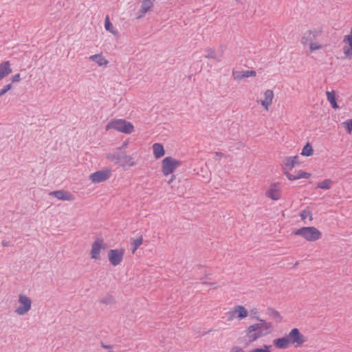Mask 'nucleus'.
Segmentation results:
<instances>
[{
    "instance_id": "cd10ccee",
    "label": "nucleus",
    "mask_w": 352,
    "mask_h": 352,
    "mask_svg": "<svg viewBox=\"0 0 352 352\" xmlns=\"http://www.w3.org/2000/svg\"><path fill=\"white\" fill-rule=\"evenodd\" d=\"M344 43H348L349 47H344V54L346 57H349V58H352V43L351 41H344L343 40Z\"/></svg>"
},
{
    "instance_id": "a878e982",
    "label": "nucleus",
    "mask_w": 352,
    "mask_h": 352,
    "mask_svg": "<svg viewBox=\"0 0 352 352\" xmlns=\"http://www.w3.org/2000/svg\"><path fill=\"white\" fill-rule=\"evenodd\" d=\"M332 183L333 182L330 179H327L321 182H319L317 185V188L329 190L331 188V185Z\"/></svg>"
},
{
    "instance_id": "f3484780",
    "label": "nucleus",
    "mask_w": 352,
    "mask_h": 352,
    "mask_svg": "<svg viewBox=\"0 0 352 352\" xmlns=\"http://www.w3.org/2000/svg\"><path fill=\"white\" fill-rule=\"evenodd\" d=\"M153 6V1L151 0H143L142 1L141 7L138 11V18H141L144 14H146L150 8Z\"/></svg>"
},
{
    "instance_id": "1a4fd4ad",
    "label": "nucleus",
    "mask_w": 352,
    "mask_h": 352,
    "mask_svg": "<svg viewBox=\"0 0 352 352\" xmlns=\"http://www.w3.org/2000/svg\"><path fill=\"white\" fill-rule=\"evenodd\" d=\"M280 184L275 182L271 184L269 189L266 191L265 195L274 201H277L280 198V188H279Z\"/></svg>"
},
{
    "instance_id": "37998d69",
    "label": "nucleus",
    "mask_w": 352,
    "mask_h": 352,
    "mask_svg": "<svg viewBox=\"0 0 352 352\" xmlns=\"http://www.w3.org/2000/svg\"><path fill=\"white\" fill-rule=\"evenodd\" d=\"M261 104L263 106H264L265 107V109H267L268 106L270 105L271 104L270 102H268L267 101L263 100H261Z\"/></svg>"
},
{
    "instance_id": "f03ea898",
    "label": "nucleus",
    "mask_w": 352,
    "mask_h": 352,
    "mask_svg": "<svg viewBox=\"0 0 352 352\" xmlns=\"http://www.w3.org/2000/svg\"><path fill=\"white\" fill-rule=\"evenodd\" d=\"M293 234L301 236L308 241H316L322 236L321 232L314 226L300 228L294 230Z\"/></svg>"
},
{
    "instance_id": "72a5a7b5",
    "label": "nucleus",
    "mask_w": 352,
    "mask_h": 352,
    "mask_svg": "<svg viewBox=\"0 0 352 352\" xmlns=\"http://www.w3.org/2000/svg\"><path fill=\"white\" fill-rule=\"evenodd\" d=\"M300 216L302 220H305L307 217H309V219L312 220V214L309 210H302L300 212Z\"/></svg>"
},
{
    "instance_id": "bb28decb",
    "label": "nucleus",
    "mask_w": 352,
    "mask_h": 352,
    "mask_svg": "<svg viewBox=\"0 0 352 352\" xmlns=\"http://www.w3.org/2000/svg\"><path fill=\"white\" fill-rule=\"evenodd\" d=\"M206 52L207 53L206 55H204V57L206 58H212L218 61L221 60L219 58H217L214 49L207 48L206 49Z\"/></svg>"
},
{
    "instance_id": "412c9836",
    "label": "nucleus",
    "mask_w": 352,
    "mask_h": 352,
    "mask_svg": "<svg viewBox=\"0 0 352 352\" xmlns=\"http://www.w3.org/2000/svg\"><path fill=\"white\" fill-rule=\"evenodd\" d=\"M327 98L328 101L330 102L331 107L333 109H338L339 106L337 104L336 102V93L334 91H327Z\"/></svg>"
},
{
    "instance_id": "473e14b6",
    "label": "nucleus",
    "mask_w": 352,
    "mask_h": 352,
    "mask_svg": "<svg viewBox=\"0 0 352 352\" xmlns=\"http://www.w3.org/2000/svg\"><path fill=\"white\" fill-rule=\"evenodd\" d=\"M343 124L344 125L346 131L349 133H351L352 132V119L346 120L344 122H343Z\"/></svg>"
},
{
    "instance_id": "c85d7f7f",
    "label": "nucleus",
    "mask_w": 352,
    "mask_h": 352,
    "mask_svg": "<svg viewBox=\"0 0 352 352\" xmlns=\"http://www.w3.org/2000/svg\"><path fill=\"white\" fill-rule=\"evenodd\" d=\"M267 314L274 318H276L280 322L282 320V317L280 313L273 308L269 307L267 309Z\"/></svg>"
},
{
    "instance_id": "c9c22d12",
    "label": "nucleus",
    "mask_w": 352,
    "mask_h": 352,
    "mask_svg": "<svg viewBox=\"0 0 352 352\" xmlns=\"http://www.w3.org/2000/svg\"><path fill=\"white\" fill-rule=\"evenodd\" d=\"M12 87V83H10L3 87V89L0 90V97L7 93L10 89Z\"/></svg>"
},
{
    "instance_id": "58836bf2",
    "label": "nucleus",
    "mask_w": 352,
    "mask_h": 352,
    "mask_svg": "<svg viewBox=\"0 0 352 352\" xmlns=\"http://www.w3.org/2000/svg\"><path fill=\"white\" fill-rule=\"evenodd\" d=\"M344 41H351L352 43V27L350 31V34L348 35L344 36Z\"/></svg>"
},
{
    "instance_id": "393cba45",
    "label": "nucleus",
    "mask_w": 352,
    "mask_h": 352,
    "mask_svg": "<svg viewBox=\"0 0 352 352\" xmlns=\"http://www.w3.org/2000/svg\"><path fill=\"white\" fill-rule=\"evenodd\" d=\"M143 239L142 236H140L137 239H133L131 241V247H132V253H134L136 250L142 244Z\"/></svg>"
},
{
    "instance_id": "5701e85b",
    "label": "nucleus",
    "mask_w": 352,
    "mask_h": 352,
    "mask_svg": "<svg viewBox=\"0 0 352 352\" xmlns=\"http://www.w3.org/2000/svg\"><path fill=\"white\" fill-rule=\"evenodd\" d=\"M234 311L238 314L237 317L240 320L245 318L248 315L247 309L241 305L236 306Z\"/></svg>"
},
{
    "instance_id": "49530a36",
    "label": "nucleus",
    "mask_w": 352,
    "mask_h": 352,
    "mask_svg": "<svg viewBox=\"0 0 352 352\" xmlns=\"http://www.w3.org/2000/svg\"><path fill=\"white\" fill-rule=\"evenodd\" d=\"M249 352H263V348H256L250 351Z\"/></svg>"
},
{
    "instance_id": "ea45409f",
    "label": "nucleus",
    "mask_w": 352,
    "mask_h": 352,
    "mask_svg": "<svg viewBox=\"0 0 352 352\" xmlns=\"http://www.w3.org/2000/svg\"><path fill=\"white\" fill-rule=\"evenodd\" d=\"M230 352H245V351L242 348L234 346L231 349Z\"/></svg>"
},
{
    "instance_id": "9b49d317",
    "label": "nucleus",
    "mask_w": 352,
    "mask_h": 352,
    "mask_svg": "<svg viewBox=\"0 0 352 352\" xmlns=\"http://www.w3.org/2000/svg\"><path fill=\"white\" fill-rule=\"evenodd\" d=\"M105 248V245L102 244V240L98 239L93 244L91 250V256L92 258L98 259L100 258V250Z\"/></svg>"
},
{
    "instance_id": "ddd939ff",
    "label": "nucleus",
    "mask_w": 352,
    "mask_h": 352,
    "mask_svg": "<svg viewBox=\"0 0 352 352\" xmlns=\"http://www.w3.org/2000/svg\"><path fill=\"white\" fill-rule=\"evenodd\" d=\"M256 72L254 70H247V71H233L232 76L234 79L241 80L245 78H248L250 76H256Z\"/></svg>"
},
{
    "instance_id": "a18cd8bd",
    "label": "nucleus",
    "mask_w": 352,
    "mask_h": 352,
    "mask_svg": "<svg viewBox=\"0 0 352 352\" xmlns=\"http://www.w3.org/2000/svg\"><path fill=\"white\" fill-rule=\"evenodd\" d=\"M126 146H127V142H123V144H122L121 146L117 148V150L121 151V150L124 149Z\"/></svg>"
},
{
    "instance_id": "6ab92c4d",
    "label": "nucleus",
    "mask_w": 352,
    "mask_h": 352,
    "mask_svg": "<svg viewBox=\"0 0 352 352\" xmlns=\"http://www.w3.org/2000/svg\"><path fill=\"white\" fill-rule=\"evenodd\" d=\"M282 166L284 170V173L285 171L289 172V170L295 166V164L291 157H285L283 160Z\"/></svg>"
},
{
    "instance_id": "7c9ffc66",
    "label": "nucleus",
    "mask_w": 352,
    "mask_h": 352,
    "mask_svg": "<svg viewBox=\"0 0 352 352\" xmlns=\"http://www.w3.org/2000/svg\"><path fill=\"white\" fill-rule=\"evenodd\" d=\"M311 34V30H308L306 33H305L301 38V42L303 45H306L309 41H311V38H310Z\"/></svg>"
},
{
    "instance_id": "4468645a",
    "label": "nucleus",
    "mask_w": 352,
    "mask_h": 352,
    "mask_svg": "<svg viewBox=\"0 0 352 352\" xmlns=\"http://www.w3.org/2000/svg\"><path fill=\"white\" fill-rule=\"evenodd\" d=\"M273 344L277 348L280 349H285L289 347L290 344L287 336L276 338L273 340Z\"/></svg>"
},
{
    "instance_id": "6e6552de",
    "label": "nucleus",
    "mask_w": 352,
    "mask_h": 352,
    "mask_svg": "<svg viewBox=\"0 0 352 352\" xmlns=\"http://www.w3.org/2000/svg\"><path fill=\"white\" fill-rule=\"evenodd\" d=\"M111 175V172L109 169L100 170L91 173L89 179L93 183H100L107 180Z\"/></svg>"
},
{
    "instance_id": "de8ad7c7",
    "label": "nucleus",
    "mask_w": 352,
    "mask_h": 352,
    "mask_svg": "<svg viewBox=\"0 0 352 352\" xmlns=\"http://www.w3.org/2000/svg\"><path fill=\"white\" fill-rule=\"evenodd\" d=\"M215 155L221 157L223 156V154L221 152H215Z\"/></svg>"
},
{
    "instance_id": "2f4dec72",
    "label": "nucleus",
    "mask_w": 352,
    "mask_h": 352,
    "mask_svg": "<svg viewBox=\"0 0 352 352\" xmlns=\"http://www.w3.org/2000/svg\"><path fill=\"white\" fill-rule=\"evenodd\" d=\"M274 97V93L272 90L267 89L264 93L265 100L267 101L270 104L272 103Z\"/></svg>"
},
{
    "instance_id": "0eeeda50",
    "label": "nucleus",
    "mask_w": 352,
    "mask_h": 352,
    "mask_svg": "<svg viewBox=\"0 0 352 352\" xmlns=\"http://www.w3.org/2000/svg\"><path fill=\"white\" fill-rule=\"evenodd\" d=\"M19 302L21 304V305L18 307L15 311L17 314L24 315L31 309L32 300L25 295H19Z\"/></svg>"
},
{
    "instance_id": "f257e3e1",
    "label": "nucleus",
    "mask_w": 352,
    "mask_h": 352,
    "mask_svg": "<svg viewBox=\"0 0 352 352\" xmlns=\"http://www.w3.org/2000/svg\"><path fill=\"white\" fill-rule=\"evenodd\" d=\"M252 318L259 321L249 326L246 329V335L249 339V342H253L258 338L265 336L272 332L273 329L272 324L261 319L258 316H252Z\"/></svg>"
},
{
    "instance_id": "f8f14e48",
    "label": "nucleus",
    "mask_w": 352,
    "mask_h": 352,
    "mask_svg": "<svg viewBox=\"0 0 352 352\" xmlns=\"http://www.w3.org/2000/svg\"><path fill=\"white\" fill-rule=\"evenodd\" d=\"M117 164L124 166H133L135 165V162L131 156L126 155L124 153H119V161L117 162Z\"/></svg>"
},
{
    "instance_id": "7ed1b4c3",
    "label": "nucleus",
    "mask_w": 352,
    "mask_h": 352,
    "mask_svg": "<svg viewBox=\"0 0 352 352\" xmlns=\"http://www.w3.org/2000/svg\"><path fill=\"white\" fill-rule=\"evenodd\" d=\"M110 129H116L119 132L126 134H130L133 131L134 126L131 122L124 119H114L109 122L106 126L107 130Z\"/></svg>"
},
{
    "instance_id": "39448f33",
    "label": "nucleus",
    "mask_w": 352,
    "mask_h": 352,
    "mask_svg": "<svg viewBox=\"0 0 352 352\" xmlns=\"http://www.w3.org/2000/svg\"><path fill=\"white\" fill-rule=\"evenodd\" d=\"M290 344H296L295 346H300L306 342L305 337L300 332L297 328L292 329L287 335Z\"/></svg>"
},
{
    "instance_id": "09e8293b",
    "label": "nucleus",
    "mask_w": 352,
    "mask_h": 352,
    "mask_svg": "<svg viewBox=\"0 0 352 352\" xmlns=\"http://www.w3.org/2000/svg\"><path fill=\"white\" fill-rule=\"evenodd\" d=\"M175 178V175H172L171 176V179L168 182V183L170 184Z\"/></svg>"
},
{
    "instance_id": "c756f323",
    "label": "nucleus",
    "mask_w": 352,
    "mask_h": 352,
    "mask_svg": "<svg viewBox=\"0 0 352 352\" xmlns=\"http://www.w3.org/2000/svg\"><path fill=\"white\" fill-rule=\"evenodd\" d=\"M107 158L109 160L114 162L116 164H117V162L119 161V153L113 152L112 153H109L107 155Z\"/></svg>"
},
{
    "instance_id": "dca6fc26",
    "label": "nucleus",
    "mask_w": 352,
    "mask_h": 352,
    "mask_svg": "<svg viewBox=\"0 0 352 352\" xmlns=\"http://www.w3.org/2000/svg\"><path fill=\"white\" fill-rule=\"evenodd\" d=\"M12 69L8 60L4 61L0 64V80L12 73Z\"/></svg>"
},
{
    "instance_id": "aec40b11",
    "label": "nucleus",
    "mask_w": 352,
    "mask_h": 352,
    "mask_svg": "<svg viewBox=\"0 0 352 352\" xmlns=\"http://www.w3.org/2000/svg\"><path fill=\"white\" fill-rule=\"evenodd\" d=\"M89 59L96 62L99 66L107 65L109 63L107 59L99 54L91 56Z\"/></svg>"
},
{
    "instance_id": "79ce46f5",
    "label": "nucleus",
    "mask_w": 352,
    "mask_h": 352,
    "mask_svg": "<svg viewBox=\"0 0 352 352\" xmlns=\"http://www.w3.org/2000/svg\"><path fill=\"white\" fill-rule=\"evenodd\" d=\"M272 347L271 345H264L263 346V352H271L270 351V348Z\"/></svg>"
},
{
    "instance_id": "603ef678",
    "label": "nucleus",
    "mask_w": 352,
    "mask_h": 352,
    "mask_svg": "<svg viewBox=\"0 0 352 352\" xmlns=\"http://www.w3.org/2000/svg\"><path fill=\"white\" fill-rule=\"evenodd\" d=\"M205 284H208V285H213L214 283H204Z\"/></svg>"
},
{
    "instance_id": "423d86ee",
    "label": "nucleus",
    "mask_w": 352,
    "mask_h": 352,
    "mask_svg": "<svg viewBox=\"0 0 352 352\" xmlns=\"http://www.w3.org/2000/svg\"><path fill=\"white\" fill-rule=\"evenodd\" d=\"M124 254V250L113 249L110 250L108 253V258L110 263L113 266H117L122 261Z\"/></svg>"
},
{
    "instance_id": "9d476101",
    "label": "nucleus",
    "mask_w": 352,
    "mask_h": 352,
    "mask_svg": "<svg viewBox=\"0 0 352 352\" xmlns=\"http://www.w3.org/2000/svg\"><path fill=\"white\" fill-rule=\"evenodd\" d=\"M50 195L63 201H73L75 199L74 195L65 190L52 191Z\"/></svg>"
},
{
    "instance_id": "2eb2a0df",
    "label": "nucleus",
    "mask_w": 352,
    "mask_h": 352,
    "mask_svg": "<svg viewBox=\"0 0 352 352\" xmlns=\"http://www.w3.org/2000/svg\"><path fill=\"white\" fill-rule=\"evenodd\" d=\"M285 175L287 176L288 179L290 181H293V180H296V179H301V178L308 179L311 176L310 173L305 172L302 170H300L296 172V176H294L293 174L290 173L288 171H285Z\"/></svg>"
},
{
    "instance_id": "a19ab883",
    "label": "nucleus",
    "mask_w": 352,
    "mask_h": 352,
    "mask_svg": "<svg viewBox=\"0 0 352 352\" xmlns=\"http://www.w3.org/2000/svg\"><path fill=\"white\" fill-rule=\"evenodd\" d=\"M291 158L294 161L295 166L299 164V157L298 155L291 157Z\"/></svg>"
},
{
    "instance_id": "3c124183",
    "label": "nucleus",
    "mask_w": 352,
    "mask_h": 352,
    "mask_svg": "<svg viewBox=\"0 0 352 352\" xmlns=\"http://www.w3.org/2000/svg\"><path fill=\"white\" fill-rule=\"evenodd\" d=\"M319 34V32H316V31H314V38Z\"/></svg>"
},
{
    "instance_id": "e433bc0d",
    "label": "nucleus",
    "mask_w": 352,
    "mask_h": 352,
    "mask_svg": "<svg viewBox=\"0 0 352 352\" xmlns=\"http://www.w3.org/2000/svg\"><path fill=\"white\" fill-rule=\"evenodd\" d=\"M321 47H322V46H321L320 45H318V44H317V43H315L311 42V43H310V47H309V48H310V50H311V51H314V50H318V49L321 48Z\"/></svg>"
},
{
    "instance_id": "864d4df0",
    "label": "nucleus",
    "mask_w": 352,
    "mask_h": 352,
    "mask_svg": "<svg viewBox=\"0 0 352 352\" xmlns=\"http://www.w3.org/2000/svg\"><path fill=\"white\" fill-rule=\"evenodd\" d=\"M298 263H299L298 262H296V263H295V265H294V267H296V265H298Z\"/></svg>"
},
{
    "instance_id": "b1692460",
    "label": "nucleus",
    "mask_w": 352,
    "mask_h": 352,
    "mask_svg": "<svg viewBox=\"0 0 352 352\" xmlns=\"http://www.w3.org/2000/svg\"><path fill=\"white\" fill-rule=\"evenodd\" d=\"M104 28L107 31L112 33L113 35H118V32L113 28V24L111 23L108 15L105 18Z\"/></svg>"
},
{
    "instance_id": "c03bdc74",
    "label": "nucleus",
    "mask_w": 352,
    "mask_h": 352,
    "mask_svg": "<svg viewBox=\"0 0 352 352\" xmlns=\"http://www.w3.org/2000/svg\"><path fill=\"white\" fill-rule=\"evenodd\" d=\"M101 346L103 349H111L113 348V346L106 345L103 342H101Z\"/></svg>"
},
{
    "instance_id": "a211bd4d",
    "label": "nucleus",
    "mask_w": 352,
    "mask_h": 352,
    "mask_svg": "<svg viewBox=\"0 0 352 352\" xmlns=\"http://www.w3.org/2000/svg\"><path fill=\"white\" fill-rule=\"evenodd\" d=\"M153 155L156 159H159L165 155L164 146L160 143H155L153 145Z\"/></svg>"
},
{
    "instance_id": "8fccbe9b",
    "label": "nucleus",
    "mask_w": 352,
    "mask_h": 352,
    "mask_svg": "<svg viewBox=\"0 0 352 352\" xmlns=\"http://www.w3.org/2000/svg\"><path fill=\"white\" fill-rule=\"evenodd\" d=\"M2 245H3V246H8V245H9V243L3 241L2 242Z\"/></svg>"
},
{
    "instance_id": "20e7f679",
    "label": "nucleus",
    "mask_w": 352,
    "mask_h": 352,
    "mask_svg": "<svg viewBox=\"0 0 352 352\" xmlns=\"http://www.w3.org/2000/svg\"><path fill=\"white\" fill-rule=\"evenodd\" d=\"M182 165V162L170 156L166 157L162 162V171L164 175L172 174L174 170Z\"/></svg>"
},
{
    "instance_id": "4be33fe9",
    "label": "nucleus",
    "mask_w": 352,
    "mask_h": 352,
    "mask_svg": "<svg viewBox=\"0 0 352 352\" xmlns=\"http://www.w3.org/2000/svg\"><path fill=\"white\" fill-rule=\"evenodd\" d=\"M314 154V149L312 148L311 144L307 142L305 145L303 146L301 155L306 157L311 156Z\"/></svg>"
},
{
    "instance_id": "4c0bfd02",
    "label": "nucleus",
    "mask_w": 352,
    "mask_h": 352,
    "mask_svg": "<svg viewBox=\"0 0 352 352\" xmlns=\"http://www.w3.org/2000/svg\"><path fill=\"white\" fill-rule=\"evenodd\" d=\"M20 80H21L20 74H16L12 76L11 78L12 82H19Z\"/></svg>"
},
{
    "instance_id": "f704fd0d",
    "label": "nucleus",
    "mask_w": 352,
    "mask_h": 352,
    "mask_svg": "<svg viewBox=\"0 0 352 352\" xmlns=\"http://www.w3.org/2000/svg\"><path fill=\"white\" fill-rule=\"evenodd\" d=\"M114 300H113V298L112 296H106L104 298H103L102 299H101L100 302L102 303V304H105V305H111L113 302Z\"/></svg>"
}]
</instances>
